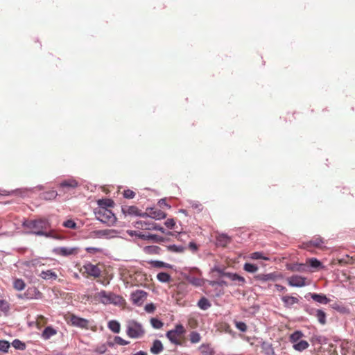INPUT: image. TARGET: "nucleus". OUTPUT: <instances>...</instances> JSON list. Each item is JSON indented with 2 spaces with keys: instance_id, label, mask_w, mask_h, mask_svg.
Instances as JSON below:
<instances>
[{
  "instance_id": "f8f14e48",
  "label": "nucleus",
  "mask_w": 355,
  "mask_h": 355,
  "mask_svg": "<svg viewBox=\"0 0 355 355\" xmlns=\"http://www.w3.org/2000/svg\"><path fill=\"white\" fill-rule=\"evenodd\" d=\"M216 270L218 271L223 276L228 277L233 282H236L239 286H242L245 282V278L239 275L236 273L224 272H222L220 269H216Z\"/></svg>"
},
{
  "instance_id": "20e7f679",
  "label": "nucleus",
  "mask_w": 355,
  "mask_h": 355,
  "mask_svg": "<svg viewBox=\"0 0 355 355\" xmlns=\"http://www.w3.org/2000/svg\"><path fill=\"white\" fill-rule=\"evenodd\" d=\"M94 299L103 304H119L122 300L120 296L103 290L95 293Z\"/></svg>"
},
{
  "instance_id": "09e8293b",
  "label": "nucleus",
  "mask_w": 355,
  "mask_h": 355,
  "mask_svg": "<svg viewBox=\"0 0 355 355\" xmlns=\"http://www.w3.org/2000/svg\"><path fill=\"white\" fill-rule=\"evenodd\" d=\"M150 240H153L156 243H162L168 241V239L157 236L156 234H150Z\"/></svg>"
},
{
  "instance_id": "6e6552de",
  "label": "nucleus",
  "mask_w": 355,
  "mask_h": 355,
  "mask_svg": "<svg viewBox=\"0 0 355 355\" xmlns=\"http://www.w3.org/2000/svg\"><path fill=\"white\" fill-rule=\"evenodd\" d=\"M79 186L78 182L71 178L62 180L58 185V188L64 193L71 191Z\"/></svg>"
},
{
  "instance_id": "79ce46f5",
  "label": "nucleus",
  "mask_w": 355,
  "mask_h": 355,
  "mask_svg": "<svg viewBox=\"0 0 355 355\" xmlns=\"http://www.w3.org/2000/svg\"><path fill=\"white\" fill-rule=\"evenodd\" d=\"M306 263H309L312 268H317L321 266V262L315 258H311L307 259Z\"/></svg>"
},
{
  "instance_id": "1a4fd4ad",
  "label": "nucleus",
  "mask_w": 355,
  "mask_h": 355,
  "mask_svg": "<svg viewBox=\"0 0 355 355\" xmlns=\"http://www.w3.org/2000/svg\"><path fill=\"white\" fill-rule=\"evenodd\" d=\"M54 252L58 255L67 257L77 254L78 253V248L70 247H58L54 249Z\"/></svg>"
},
{
  "instance_id": "4be33fe9",
  "label": "nucleus",
  "mask_w": 355,
  "mask_h": 355,
  "mask_svg": "<svg viewBox=\"0 0 355 355\" xmlns=\"http://www.w3.org/2000/svg\"><path fill=\"white\" fill-rule=\"evenodd\" d=\"M311 297L314 301L320 304H327L330 302V300L322 294L312 293L311 294Z\"/></svg>"
},
{
  "instance_id": "7c9ffc66",
  "label": "nucleus",
  "mask_w": 355,
  "mask_h": 355,
  "mask_svg": "<svg viewBox=\"0 0 355 355\" xmlns=\"http://www.w3.org/2000/svg\"><path fill=\"white\" fill-rule=\"evenodd\" d=\"M309 346V344L306 340H300L297 343L293 345V348L299 352H302L306 349H307Z\"/></svg>"
},
{
  "instance_id": "6ab92c4d",
  "label": "nucleus",
  "mask_w": 355,
  "mask_h": 355,
  "mask_svg": "<svg viewBox=\"0 0 355 355\" xmlns=\"http://www.w3.org/2000/svg\"><path fill=\"white\" fill-rule=\"evenodd\" d=\"M39 276L45 280H55L58 278V275L52 270H43Z\"/></svg>"
},
{
  "instance_id": "de8ad7c7",
  "label": "nucleus",
  "mask_w": 355,
  "mask_h": 355,
  "mask_svg": "<svg viewBox=\"0 0 355 355\" xmlns=\"http://www.w3.org/2000/svg\"><path fill=\"white\" fill-rule=\"evenodd\" d=\"M9 309V303L5 300H0V311L6 313Z\"/></svg>"
},
{
  "instance_id": "774afa93",
  "label": "nucleus",
  "mask_w": 355,
  "mask_h": 355,
  "mask_svg": "<svg viewBox=\"0 0 355 355\" xmlns=\"http://www.w3.org/2000/svg\"><path fill=\"white\" fill-rule=\"evenodd\" d=\"M133 355H147L146 352H144L143 351H139V352H137L136 354Z\"/></svg>"
},
{
  "instance_id": "9b49d317",
  "label": "nucleus",
  "mask_w": 355,
  "mask_h": 355,
  "mask_svg": "<svg viewBox=\"0 0 355 355\" xmlns=\"http://www.w3.org/2000/svg\"><path fill=\"white\" fill-rule=\"evenodd\" d=\"M146 297H147L146 292H145L144 291H141V290H137L135 292L132 293L131 300L134 304L141 305L144 303V302L146 299Z\"/></svg>"
},
{
  "instance_id": "c9c22d12",
  "label": "nucleus",
  "mask_w": 355,
  "mask_h": 355,
  "mask_svg": "<svg viewBox=\"0 0 355 355\" xmlns=\"http://www.w3.org/2000/svg\"><path fill=\"white\" fill-rule=\"evenodd\" d=\"M157 278L160 282H163V283L169 282L171 280L170 275L168 273L164 272L158 273L157 275Z\"/></svg>"
},
{
  "instance_id": "4468645a",
  "label": "nucleus",
  "mask_w": 355,
  "mask_h": 355,
  "mask_svg": "<svg viewBox=\"0 0 355 355\" xmlns=\"http://www.w3.org/2000/svg\"><path fill=\"white\" fill-rule=\"evenodd\" d=\"M288 283L291 286L302 287L305 286V278L298 275H293L288 279Z\"/></svg>"
},
{
  "instance_id": "a211bd4d",
  "label": "nucleus",
  "mask_w": 355,
  "mask_h": 355,
  "mask_svg": "<svg viewBox=\"0 0 355 355\" xmlns=\"http://www.w3.org/2000/svg\"><path fill=\"white\" fill-rule=\"evenodd\" d=\"M154 223H155L150 222L149 220H148V221L140 220V221L136 222L135 226L137 228H139V229H142V230H152L153 228H156L154 226Z\"/></svg>"
},
{
  "instance_id": "5fc2aeb1",
  "label": "nucleus",
  "mask_w": 355,
  "mask_h": 355,
  "mask_svg": "<svg viewBox=\"0 0 355 355\" xmlns=\"http://www.w3.org/2000/svg\"><path fill=\"white\" fill-rule=\"evenodd\" d=\"M85 250L88 253L92 254L100 253L103 251L101 248L95 247H88Z\"/></svg>"
},
{
  "instance_id": "c756f323",
  "label": "nucleus",
  "mask_w": 355,
  "mask_h": 355,
  "mask_svg": "<svg viewBox=\"0 0 355 355\" xmlns=\"http://www.w3.org/2000/svg\"><path fill=\"white\" fill-rule=\"evenodd\" d=\"M108 328L114 333H119L121 330V325L116 320H111L108 322Z\"/></svg>"
},
{
  "instance_id": "2eb2a0df",
  "label": "nucleus",
  "mask_w": 355,
  "mask_h": 355,
  "mask_svg": "<svg viewBox=\"0 0 355 355\" xmlns=\"http://www.w3.org/2000/svg\"><path fill=\"white\" fill-rule=\"evenodd\" d=\"M122 212L125 215L131 216H141L144 217V213H141L140 210L136 206H123L122 207Z\"/></svg>"
},
{
  "instance_id": "473e14b6",
  "label": "nucleus",
  "mask_w": 355,
  "mask_h": 355,
  "mask_svg": "<svg viewBox=\"0 0 355 355\" xmlns=\"http://www.w3.org/2000/svg\"><path fill=\"white\" fill-rule=\"evenodd\" d=\"M198 306L202 310H207L211 307V304L206 297H203L198 301Z\"/></svg>"
},
{
  "instance_id": "3c124183",
  "label": "nucleus",
  "mask_w": 355,
  "mask_h": 355,
  "mask_svg": "<svg viewBox=\"0 0 355 355\" xmlns=\"http://www.w3.org/2000/svg\"><path fill=\"white\" fill-rule=\"evenodd\" d=\"M190 205L191 207L197 212H200L202 210V205L198 202H191Z\"/></svg>"
},
{
  "instance_id": "f257e3e1",
  "label": "nucleus",
  "mask_w": 355,
  "mask_h": 355,
  "mask_svg": "<svg viewBox=\"0 0 355 355\" xmlns=\"http://www.w3.org/2000/svg\"><path fill=\"white\" fill-rule=\"evenodd\" d=\"M80 272L85 277L96 279L97 282L107 285L109 280L106 278L105 267L103 263L93 264L90 262L85 263L79 269Z\"/></svg>"
},
{
  "instance_id": "f704fd0d",
  "label": "nucleus",
  "mask_w": 355,
  "mask_h": 355,
  "mask_svg": "<svg viewBox=\"0 0 355 355\" xmlns=\"http://www.w3.org/2000/svg\"><path fill=\"white\" fill-rule=\"evenodd\" d=\"M304 334L300 331H295L290 336V341L292 343H297L303 337Z\"/></svg>"
},
{
  "instance_id": "bf43d9fd",
  "label": "nucleus",
  "mask_w": 355,
  "mask_h": 355,
  "mask_svg": "<svg viewBox=\"0 0 355 355\" xmlns=\"http://www.w3.org/2000/svg\"><path fill=\"white\" fill-rule=\"evenodd\" d=\"M103 232H101V230H95L90 233L89 237L90 238H102V234Z\"/></svg>"
},
{
  "instance_id": "aec40b11",
  "label": "nucleus",
  "mask_w": 355,
  "mask_h": 355,
  "mask_svg": "<svg viewBox=\"0 0 355 355\" xmlns=\"http://www.w3.org/2000/svg\"><path fill=\"white\" fill-rule=\"evenodd\" d=\"M42 293L36 288H29L24 294L26 299L40 298Z\"/></svg>"
},
{
  "instance_id": "412c9836",
  "label": "nucleus",
  "mask_w": 355,
  "mask_h": 355,
  "mask_svg": "<svg viewBox=\"0 0 355 355\" xmlns=\"http://www.w3.org/2000/svg\"><path fill=\"white\" fill-rule=\"evenodd\" d=\"M282 300L284 304V306L291 307L292 305L295 304H297L299 302L298 298L290 296V295H284L282 297Z\"/></svg>"
},
{
  "instance_id": "603ef678",
  "label": "nucleus",
  "mask_w": 355,
  "mask_h": 355,
  "mask_svg": "<svg viewBox=\"0 0 355 355\" xmlns=\"http://www.w3.org/2000/svg\"><path fill=\"white\" fill-rule=\"evenodd\" d=\"M114 342H115L116 344L119 345H128L130 343L129 341H127V340L123 339L120 336H116L114 338Z\"/></svg>"
},
{
  "instance_id": "2f4dec72",
  "label": "nucleus",
  "mask_w": 355,
  "mask_h": 355,
  "mask_svg": "<svg viewBox=\"0 0 355 355\" xmlns=\"http://www.w3.org/2000/svg\"><path fill=\"white\" fill-rule=\"evenodd\" d=\"M98 207H104L105 209H109L110 207H112L114 205L113 200L110 199H101L98 200Z\"/></svg>"
},
{
  "instance_id": "13d9d810",
  "label": "nucleus",
  "mask_w": 355,
  "mask_h": 355,
  "mask_svg": "<svg viewBox=\"0 0 355 355\" xmlns=\"http://www.w3.org/2000/svg\"><path fill=\"white\" fill-rule=\"evenodd\" d=\"M152 265L154 267L157 268H161V267H169V265L168 263H164L160 261H155L152 262Z\"/></svg>"
},
{
  "instance_id": "f03ea898",
  "label": "nucleus",
  "mask_w": 355,
  "mask_h": 355,
  "mask_svg": "<svg viewBox=\"0 0 355 355\" xmlns=\"http://www.w3.org/2000/svg\"><path fill=\"white\" fill-rule=\"evenodd\" d=\"M23 226L28 230V233L29 234L48 236L45 230L50 227V223L45 218H38L35 220H26L23 223Z\"/></svg>"
},
{
  "instance_id": "e433bc0d",
  "label": "nucleus",
  "mask_w": 355,
  "mask_h": 355,
  "mask_svg": "<svg viewBox=\"0 0 355 355\" xmlns=\"http://www.w3.org/2000/svg\"><path fill=\"white\" fill-rule=\"evenodd\" d=\"M145 252L148 254H158L161 252V248L155 245L147 246L145 248Z\"/></svg>"
},
{
  "instance_id": "ddd939ff",
  "label": "nucleus",
  "mask_w": 355,
  "mask_h": 355,
  "mask_svg": "<svg viewBox=\"0 0 355 355\" xmlns=\"http://www.w3.org/2000/svg\"><path fill=\"white\" fill-rule=\"evenodd\" d=\"M144 216H147L152 218L160 220L166 218V214L160 209L155 208H148L146 212L144 213Z\"/></svg>"
},
{
  "instance_id": "9d476101",
  "label": "nucleus",
  "mask_w": 355,
  "mask_h": 355,
  "mask_svg": "<svg viewBox=\"0 0 355 355\" xmlns=\"http://www.w3.org/2000/svg\"><path fill=\"white\" fill-rule=\"evenodd\" d=\"M324 243V239L320 236H317L313 237L311 240H310L308 242L303 243L302 248L306 250H309V248L313 246L322 249L323 248Z\"/></svg>"
},
{
  "instance_id": "c03bdc74",
  "label": "nucleus",
  "mask_w": 355,
  "mask_h": 355,
  "mask_svg": "<svg viewBox=\"0 0 355 355\" xmlns=\"http://www.w3.org/2000/svg\"><path fill=\"white\" fill-rule=\"evenodd\" d=\"M150 324L155 329H161L164 325V323L161 320L155 318L150 319Z\"/></svg>"
},
{
  "instance_id": "f3484780",
  "label": "nucleus",
  "mask_w": 355,
  "mask_h": 355,
  "mask_svg": "<svg viewBox=\"0 0 355 355\" xmlns=\"http://www.w3.org/2000/svg\"><path fill=\"white\" fill-rule=\"evenodd\" d=\"M311 314L314 315L321 324H326V313L321 309H312Z\"/></svg>"
},
{
  "instance_id": "ea45409f",
  "label": "nucleus",
  "mask_w": 355,
  "mask_h": 355,
  "mask_svg": "<svg viewBox=\"0 0 355 355\" xmlns=\"http://www.w3.org/2000/svg\"><path fill=\"white\" fill-rule=\"evenodd\" d=\"M12 345L17 349L24 350L26 348L25 343H22L18 339H15L12 341Z\"/></svg>"
},
{
  "instance_id": "680f3d73",
  "label": "nucleus",
  "mask_w": 355,
  "mask_h": 355,
  "mask_svg": "<svg viewBox=\"0 0 355 355\" xmlns=\"http://www.w3.org/2000/svg\"><path fill=\"white\" fill-rule=\"evenodd\" d=\"M107 350V347L105 344L101 345L98 347H97L95 349V352L99 353V354H104Z\"/></svg>"
},
{
  "instance_id": "4c0bfd02",
  "label": "nucleus",
  "mask_w": 355,
  "mask_h": 355,
  "mask_svg": "<svg viewBox=\"0 0 355 355\" xmlns=\"http://www.w3.org/2000/svg\"><path fill=\"white\" fill-rule=\"evenodd\" d=\"M243 269L248 272L253 273L258 270V266L252 263H245Z\"/></svg>"
},
{
  "instance_id": "a878e982",
  "label": "nucleus",
  "mask_w": 355,
  "mask_h": 355,
  "mask_svg": "<svg viewBox=\"0 0 355 355\" xmlns=\"http://www.w3.org/2000/svg\"><path fill=\"white\" fill-rule=\"evenodd\" d=\"M216 241L218 245L225 247L230 243L231 239L226 234H220L217 236Z\"/></svg>"
},
{
  "instance_id": "7ed1b4c3",
  "label": "nucleus",
  "mask_w": 355,
  "mask_h": 355,
  "mask_svg": "<svg viewBox=\"0 0 355 355\" xmlns=\"http://www.w3.org/2000/svg\"><path fill=\"white\" fill-rule=\"evenodd\" d=\"M94 214L98 220L108 226H112L116 222L114 214L110 209H105V207L96 208Z\"/></svg>"
},
{
  "instance_id": "a19ab883",
  "label": "nucleus",
  "mask_w": 355,
  "mask_h": 355,
  "mask_svg": "<svg viewBox=\"0 0 355 355\" xmlns=\"http://www.w3.org/2000/svg\"><path fill=\"white\" fill-rule=\"evenodd\" d=\"M128 233L130 235H135L143 240H150V234H143L141 232L138 233L136 231H131Z\"/></svg>"
},
{
  "instance_id": "393cba45",
  "label": "nucleus",
  "mask_w": 355,
  "mask_h": 355,
  "mask_svg": "<svg viewBox=\"0 0 355 355\" xmlns=\"http://www.w3.org/2000/svg\"><path fill=\"white\" fill-rule=\"evenodd\" d=\"M58 192L55 190H50L41 193L40 197L45 200H52L58 196Z\"/></svg>"
},
{
  "instance_id": "8fccbe9b",
  "label": "nucleus",
  "mask_w": 355,
  "mask_h": 355,
  "mask_svg": "<svg viewBox=\"0 0 355 355\" xmlns=\"http://www.w3.org/2000/svg\"><path fill=\"white\" fill-rule=\"evenodd\" d=\"M235 326L236 327L240 330L242 332H245L247 331V325L245 322H239V321H235Z\"/></svg>"
},
{
  "instance_id": "cd10ccee",
  "label": "nucleus",
  "mask_w": 355,
  "mask_h": 355,
  "mask_svg": "<svg viewBox=\"0 0 355 355\" xmlns=\"http://www.w3.org/2000/svg\"><path fill=\"white\" fill-rule=\"evenodd\" d=\"M26 287V283L22 279L15 278L13 280V288L18 291L24 290Z\"/></svg>"
},
{
  "instance_id": "49530a36",
  "label": "nucleus",
  "mask_w": 355,
  "mask_h": 355,
  "mask_svg": "<svg viewBox=\"0 0 355 355\" xmlns=\"http://www.w3.org/2000/svg\"><path fill=\"white\" fill-rule=\"evenodd\" d=\"M10 347V345L9 342L4 340H0V351L3 352H8Z\"/></svg>"
},
{
  "instance_id": "4d7b16f0",
  "label": "nucleus",
  "mask_w": 355,
  "mask_h": 355,
  "mask_svg": "<svg viewBox=\"0 0 355 355\" xmlns=\"http://www.w3.org/2000/svg\"><path fill=\"white\" fill-rule=\"evenodd\" d=\"M101 232H103L102 234L103 237L112 236L113 234L116 233V231L114 230H103Z\"/></svg>"
},
{
  "instance_id": "0eeeda50",
  "label": "nucleus",
  "mask_w": 355,
  "mask_h": 355,
  "mask_svg": "<svg viewBox=\"0 0 355 355\" xmlns=\"http://www.w3.org/2000/svg\"><path fill=\"white\" fill-rule=\"evenodd\" d=\"M65 320L68 324L72 326L80 327L81 329H89V321L87 319L80 318L74 314L68 313L65 315Z\"/></svg>"
},
{
  "instance_id": "58836bf2",
  "label": "nucleus",
  "mask_w": 355,
  "mask_h": 355,
  "mask_svg": "<svg viewBox=\"0 0 355 355\" xmlns=\"http://www.w3.org/2000/svg\"><path fill=\"white\" fill-rule=\"evenodd\" d=\"M250 257L252 259H263V260H269V258L264 256L262 252H255L250 254Z\"/></svg>"
},
{
  "instance_id": "a18cd8bd",
  "label": "nucleus",
  "mask_w": 355,
  "mask_h": 355,
  "mask_svg": "<svg viewBox=\"0 0 355 355\" xmlns=\"http://www.w3.org/2000/svg\"><path fill=\"white\" fill-rule=\"evenodd\" d=\"M200 336L198 332L192 331L190 334V341L192 343H198L200 340Z\"/></svg>"
},
{
  "instance_id": "e2e57ef3",
  "label": "nucleus",
  "mask_w": 355,
  "mask_h": 355,
  "mask_svg": "<svg viewBox=\"0 0 355 355\" xmlns=\"http://www.w3.org/2000/svg\"><path fill=\"white\" fill-rule=\"evenodd\" d=\"M155 310V306L153 304H148L145 306V311L148 313H153Z\"/></svg>"
},
{
  "instance_id": "864d4df0",
  "label": "nucleus",
  "mask_w": 355,
  "mask_h": 355,
  "mask_svg": "<svg viewBox=\"0 0 355 355\" xmlns=\"http://www.w3.org/2000/svg\"><path fill=\"white\" fill-rule=\"evenodd\" d=\"M123 196L125 198L132 199L135 196V193L130 189H127L123 191Z\"/></svg>"
},
{
  "instance_id": "c85d7f7f",
  "label": "nucleus",
  "mask_w": 355,
  "mask_h": 355,
  "mask_svg": "<svg viewBox=\"0 0 355 355\" xmlns=\"http://www.w3.org/2000/svg\"><path fill=\"white\" fill-rule=\"evenodd\" d=\"M261 349L266 355H275V352L272 345L269 343L263 342L261 345Z\"/></svg>"
},
{
  "instance_id": "39448f33",
  "label": "nucleus",
  "mask_w": 355,
  "mask_h": 355,
  "mask_svg": "<svg viewBox=\"0 0 355 355\" xmlns=\"http://www.w3.org/2000/svg\"><path fill=\"white\" fill-rule=\"evenodd\" d=\"M126 334L130 338H139L144 335L145 331L141 324L135 320H130L127 324Z\"/></svg>"
},
{
  "instance_id": "72a5a7b5",
  "label": "nucleus",
  "mask_w": 355,
  "mask_h": 355,
  "mask_svg": "<svg viewBox=\"0 0 355 355\" xmlns=\"http://www.w3.org/2000/svg\"><path fill=\"white\" fill-rule=\"evenodd\" d=\"M166 249L171 252L182 253L184 251L185 248L182 245H166Z\"/></svg>"
},
{
  "instance_id": "37998d69",
  "label": "nucleus",
  "mask_w": 355,
  "mask_h": 355,
  "mask_svg": "<svg viewBox=\"0 0 355 355\" xmlns=\"http://www.w3.org/2000/svg\"><path fill=\"white\" fill-rule=\"evenodd\" d=\"M62 225L64 227L72 229V230L77 229V224L76 223V222L74 220H73L71 219H69V220L64 221Z\"/></svg>"
},
{
  "instance_id": "5701e85b",
  "label": "nucleus",
  "mask_w": 355,
  "mask_h": 355,
  "mask_svg": "<svg viewBox=\"0 0 355 355\" xmlns=\"http://www.w3.org/2000/svg\"><path fill=\"white\" fill-rule=\"evenodd\" d=\"M163 345L159 340H154L152 347H150V352L153 354H158L163 350Z\"/></svg>"
},
{
  "instance_id": "69168bd1",
  "label": "nucleus",
  "mask_w": 355,
  "mask_h": 355,
  "mask_svg": "<svg viewBox=\"0 0 355 355\" xmlns=\"http://www.w3.org/2000/svg\"><path fill=\"white\" fill-rule=\"evenodd\" d=\"M189 248L193 252H195L198 250V246L194 242H190L189 244Z\"/></svg>"
},
{
  "instance_id": "338daca9",
  "label": "nucleus",
  "mask_w": 355,
  "mask_h": 355,
  "mask_svg": "<svg viewBox=\"0 0 355 355\" xmlns=\"http://www.w3.org/2000/svg\"><path fill=\"white\" fill-rule=\"evenodd\" d=\"M275 287L277 290L279 292H284L286 291V288L284 286L279 284H275Z\"/></svg>"
},
{
  "instance_id": "6e6d98bb",
  "label": "nucleus",
  "mask_w": 355,
  "mask_h": 355,
  "mask_svg": "<svg viewBox=\"0 0 355 355\" xmlns=\"http://www.w3.org/2000/svg\"><path fill=\"white\" fill-rule=\"evenodd\" d=\"M36 323L37 327L43 326L46 323V319L43 315H39L37 318Z\"/></svg>"
},
{
  "instance_id": "dca6fc26",
  "label": "nucleus",
  "mask_w": 355,
  "mask_h": 355,
  "mask_svg": "<svg viewBox=\"0 0 355 355\" xmlns=\"http://www.w3.org/2000/svg\"><path fill=\"white\" fill-rule=\"evenodd\" d=\"M277 278L275 273L257 274L254 277V279L260 282H266L268 281H275Z\"/></svg>"
},
{
  "instance_id": "052dcab7",
  "label": "nucleus",
  "mask_w": 355,
  "mask_h": 355,
  "mask_svg": "<svg viewBox=\"0 0 355 355\" xmlns=\"http://www.w3.org/2000/svg\"><path fill=\"white\" fill-rule=\"evenodd\" d=\"M210 285L211 286H215V285H218V286H228L227 283L224 281V280H219V281H213V282H210Z\"/></svg>"
},
{
  "instance_id": "0e129e2a",
  "label": "nucleus",
  "mask_w": 355,
  "mask_h": 355,
  "mask_svg": "<svg viewBox=\"0 0 355 355\" xmlns=\"http://www.w3.org/2000/svg\"><path fill=\"white\" fill-rule=\"evenodd\" d=\"M175 222L174 221L173 219L172 218H170V219H168L166 220L165 222V225L169 228V229H172L173 228V227L175 226Z\"/></svg>"
},
{
  "instance_id": "bb28decb",
  "label": "nucleus",
  "mask_w": 355,
  "mask_h": 355,
  "mask_svg": "<svg viewBox=\"0 0 355 355\" xmlns=\"http://www.w3.org/2000/svg\"><path fill=\"white\" fill-rule=\"evenodd\" d=\"M56 334L57 331L52 327H46L43 331L42 336L44 339L48 340L51 336H55Z\"/></svg>"
},
{
  "instance_id": "423d86ee",
  "label": "nucleus",
  "mask_w": 355,
  "mask_h": 355,
  "mask_svg": "<svg viewBox=\"0 0 355 355\" xmlns=\"http://www.w3.org/2000/svg\"><path fill=\"white\" fill-rule=\"evenodd\" d=\"M184 332V327L182 324H177L174 329L170 330L166 333V337L171 343L175 345H180V340Z\"/></svg>"
},
{
  "instance_id": "b1692460",
  "label": "nucleus",
  "mask_w": 355,
  "mask_h": 355,
  "mask_svg": "<svg viewBox=\"0 0 355 355\" xmlns=\"http://www.w3.org/2000/svg\"><path fill=\"white\" fill-rule=\"evenodd\" d=\"M187 281L196 286H202L203 280L200 277H195L192 275H189L186 277Z\"/></svg>"
}]
</instances>
